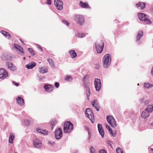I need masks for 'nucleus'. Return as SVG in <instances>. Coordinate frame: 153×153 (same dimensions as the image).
Wrapping results in <instances>:
<instances>
[{"mask_svg":"<svg viewBox=\"0 0 153 153\" xmlns=\"http://www.w3.org/2000/svg\"><path fill=\"white\" fill-rule=\"evenodd\" d=\"M103 67L108 68L110 66L111 62V56L109 54H106L103 57L102 59Z\"/></svg>","mask_w":153,"mask_h":153,"instance_id":"obj_1","label":"nucleus"},{"mask_svg":"<svg viewBox=\"0 0 153 153\" xmlns=\"http://www.w3.org/2000/svg\"><path fill=\"white\" fill-rule=\"evenodd\" d=\"M153 110V106L152 105H149L145 109L142 111L141 116L144 119H145L148 117L150 113Z\"/></svg>","mask_w":153,"mask_h":153,"instance_id":"obj_2","label":"nucleus"},{"mask_svg":"<svg viewBox=\"0 0 153 153\" xmlns=\"http://www.w3.org/2000/svg\"><path fill=\"white\" fill-rule=\"evenodd\" d=\"M74 126L71 122L66 121L64 124L63 131L65 133H70L73 130Z\"/></svg>","mask_w":153,"mask_h":153,"instance_id":"obj_3","label":"nucleus"},{"mask_svg":"<svg viewBox=\"0 0 153 153\" xmlns=\"http://www.w3.org/2000/svg\"><path fill=\"white\" fill-rule=\"evenodd\" d=\"M85 115L88 117L92 123L94 121V117L92 109L90 108H87L85 110Z\"/></svg>","mask_w":153,"mask_h":153,"instance_id":"obj_4","label":"nucleus"},{"mask_svg":"<svg viewBox=\"0 0 153 153\" xmlns=\"http://www.w3.org/2000/svg\"><path fill=\"white\" fill-rule=\"evenodd\" d=\"M104 44L102 41L97 42L95 43V48L98 53H100L102 51Z\"/></svg>","mask_w":153,"mask_h":153,"instance_id":"obj_5","label":"nucleus"},{"mask_svg":"<svg viewBox=\"0 0 153 153\" xmlns=\"http://www.w3.org/2000/svg\"><path fill=\"white\" fill-rule=\"evenodd\" d=\"M106 119L108 122L111 127L115 128L116 126V122L112 116L108 115L106 117Z\"/></svg>","mask_w":153,"mask_h":153,"instance_id":"obj_6","label":"nucleus"},{"mask_svg":"<svg viewBox=\"0 0 153 153\" xmlns=\"http://www.w3.org/2000/svg\"><path fill=\"white\" fill-rule=\"evenodd\" d=\"M74 19L78 24L81 25L84 23V19L81 15H77L75 16Z\"/></svg>","mask_w":153,"mask_h":153,"instance_id":"obj_7","label":"nucleus"},{"mask_svg":"<svg viewBox=\"0 0 153 153\" xmlns=\"http://www.w3.org/2000/svg\"><path fill=\"white\" fill-rule=\"evenodd\" d=\"M143 36V32L142 30H139L137 33L136 38V42L139 45L142 43V41L141 39Z\"/></svg>","mask_w":153,"mask_h":153,"instance_id":"obj_8","label":"nucleus"},{"mask_svg":"<svg viewBox=\"0 0 153 153\" xmlns=\"http://www.w3.org/2000/svg\"><path fill=\"white\" fill-rule=\"evenodd\" d=\"M94 84L96 90L99 91L101 88V82L100 79L98 78L95 79Z\"/></svg>","mask_w":153,"mask_h":153,"instance_id":"obj_9","label":"nucleus"},{"mask_svg":"<svg viewBox=\"0 0 153 153\" xmlns=\"http://www.w3.org/2000/svg\"><path fill=\"white\" fill-rule=\"evenodd\" d=\"M55 137L57 139H59L62 136V129L59 128L56 130L55 131Z\"/></svg>","mask_w":153,"mask_h":153,"instance_id":"obj_10","label":"nucleus"},{"mask_svg":"<svg viewBox=\"0 0 153 153\" xmlns=\"http://www.w3.org/2000/svg\"><path fill=\"white\" fill-rule=\"evenodd\" d=\"M8 76V74L6 70L3 68L0 69V79H4Z\"/></svg>","mask_w":153,"mask_h":153,"instance_id":"obj_11","label":"nucleus"},{"mask_svg":"<svg viewBox=\"0 0 153 153\" xmlns=\"http://www.w3.org/2000/svg\"><path fill=\"white\" fill-rule=\"evenodd\" d=\"M54 5L57 9L59 10H62L63 8V2L61 0H55Z\"/></svg>","mask_w":153,"mask_h":153,"instance_id":"obj_12","label":"nucleus"},{"mask_svg":"<svg viewBox=\"0 0 153 153\" xmlns=\"http://www.w3.org/2000/svg\"><path fill=\"white\" fill-rule=\"evenodd\" d=\"M33 144L36 148H39L42 146V142L38 139L36 138L33 141Z\"/></svg>","mask_w":153,"mask_h":153,"instance_id":"obj_13","label":"nucleus"},{"mask_svg":"<svg viewBox=\"0 0 153 153\" xmlns=\"http://www.w3.org/2000/svg\"><path fill=\"white\" fill-rule=\"evenodd\" d=\"M97 127L99 132L101 135L102 137L103 138L104 136V131L103 130L102 125L98 123L97 124Z\"/></svg>","mask_w":153,"mask_h":153,"instance_id":"obj_14","label":"nucleus"},{"mask_svg":"<svg viewBox=\"0 0 153 153\" xmlns=\"http://www.w3.org/2000/svg\"><path fill=\"white\" fill-rule=\"evenodd\" d=\"M91 103L93 107L97 111H99V105L98 101L97 100L95 99Z\"/></svg>","mask_w":153,"mask_h":153,"instance_id":"obj_15","label":"nucleus"},{"mask_svg":"<svg viewBox=\"0 0 153 153\" xmlns=\"http://www.w3.org/2000/svg\"><path fill=\"white\" fill-rule=\"evenodd\" d=\"M17 103L20 106H23L24 105L25 103L24 99L20 97H18L16 98Z\"/></svg>","mask_w":153,"mask_h":153,"instance_id":"obj_16","label":"nucleus"},{"mask_svg":"<svg viewBox=\"0 0 153 153\" xmlns=\"http://www.w3.org/2000/svg\"><path fill=\"white\" fill-rule=\"evenodd\" d=\"M136 6L140 9H143L146 6V4L144 2H139L136 4Z\"/></svg>","mask_w":153,"mask_h":153,"instance_id":"obj_17","label":"nucleus"},{"mask_svg":"<svg viewBox=\"0 0 153 153\" xmlns=\"http://www.w3.org/2000/svg\"><path fill=\"white\" fill-rule=\"evenodd\" d=\"M44 88L46 91L48 92L51 91L53 90V87L50 85H45Z\"/></svg>","mask_w":153,"mask_h":153,"instance_id":"obj_18","label":"nucleus"},{"mask_svg":"<svg viewBox=\"0 0 153 153\" xmlns=\"http://www.w3.org/2000/svg\"><path fill=\"white\" fill-rule=\"evenodd\" d=\"M86 90L87 94V98L88 100H89V96L91 94V92L89 87L87 85H85V88Z\"/></svg>","mask_w":153,"mask_h":153,"instance_id":"obj_19","label":"nucleus"},{"mask_svg":"<svg viewBox=\"0 0 153 153\" xmlns=\"http://www.w3.org/2000/svg\"><path fill=\"white\" fill-rule=\"evenodd\" d=\"M138 16L139 19L143 21L144 19H145L148 16L144 13H138Z\"/></svg>","mask_w":153,"mask_h":153,"instance_id":"obj_20","label":"nucleus"},{"mask_svg":"<svg viewBox=\"0 0 153 153\" xmlns=\"http://www.w3.org/2000/svg\"><path fill=\"white\" fill-rule=\"evenodd\" d=\"M37 131L44 135H46L48 134V131L46 130H42L39 128H37L36 129Z\"/></svg>","mask_w":153,"mask_h":153,"instance_id":"obj_21","label":"nucleus"},{"mask_svg":"<svg viewBox=\"0 0 153 153\" xmlns=\"http://www.w3.org/2000/svg\"><path fill=\"white\" fill-rule=\"evenodd\" d=\"M80 6L81 7H82L83 8H90V7L88 4L86 3L83 2L82 1H80L79 3Z\"/></svg>","mask_w":153,"mask_h":153,"instance_id":"obj_22","label":"nucleus"},{"mask_svg":"<svg viewBox=\"0 0 153 153\" xmlns=\"http://www.w3.org/2000/svg\"><path fill=\"white\" fill-rule=\"evenodd\" d=\"M69 53L70 54L71 58L73 59L76 58L77 55L76 53L74 50H71L69 51Z\"/></svg>","mask_w":153,"mask_h":153,"instance_id":"obj_23","label":"nucleus"},{"mask_svg":"<svg viewBox=\"0 0 153 153\" xmlns=\"http://www.w3.org/2000/svg\"><path fill=\"white\" fill-rule=\"evenodd\" d=\"M39 72L41 74H45L48 72V69L45 66L42 67L40 68Z\"/></svg>","mask_w":153,"mask_h":153,"instance_id":"obj_24","label":"nucleus"},{"mask_svg":"<svg viewBox=\"0 0 153 153\" xmlns=\"http://www.w3.org/2000/svg\"><path fill=\"white\" fill-rule=\"evenodd\" d=\"M15 138V134L13 133H11L9 135V142L10 143H13V140Z\"/></svg>","mask_w":153,"mask_h":153,"instance_id":"obj_25","label":"nucleus"},{"mask_svg":"<svg viewBox=\"0 0 153 153\" xmlns=\"http://www.w3.org/2000/svg\"><path fill=\"white\" fill-rule=\"evenodd\" d=\"M36 63L34 62H32L26 65V67L28 69H31L33 68L36 65Z\"/></svg>","mask_w":153,"mask_h":153,"instance_id":"obj_26","label":"nucleus"},{"mask_svg":"<svg viewBox=\"0 0 153 153\" xmlns=\"http://www.w3.org/2000/svg\"><path fill=\"white\" fill-rule=\"evenodd\" d=\"M14 48L16 50L21 52L22 53H24V52L23 51V49L20 46L18 45L14 44Z\"/></svg>","mask_w":153,"mask_h":153,"instance_id":"obj_27","label":"nucleus"},{"mask_svg":"<svg viewBox=\"0 0 153 153\" xmlns=\"http://www.w3.org/2000/svg\"><path fill=\"white\" fill-rule=\"evenodd\" d=\"M1 33L6 37L9 39L11 37V36L10 34L6 31L2 30L1 31Z\"/></svg>","mask_w":153,"mask_h":153,"instance_id":"obj_28","label":"nucleus"},{"mask_svg":"<svg viewBox=\"0 0 153 153\" xmlns=\"http://www.w3.org/2000/svg\"><path fill=\"white\" fill-rule=\"evenodd\" d=\"M86 34L85 33H81L80 32H77L75 34L76 36L78 37L83 38L85 37Z\"/></svg>","mask_w":153,"mask_h":153,"instance_id":"obj_29","label":"nucleus"},{"mask_svg":"<svg viewBox=\"0 0 153 153\" xmlns=\"http://www.w3.org/2000/svg\"><path fill=\"white\" fill-rule=\"evenodd\" d=\"M144 19L143 21L146 24L149 25L152 23V22L148 18V16H147L145 19Z\"/></svg>","mask_w":153,"mask_h":153,"instance_id":"obj_30","label":"nucleus"},{"mask_svg":"<svg viewBox=\"0 0 153 153\" xmlns=\"http://www.w3.org/2000/svg\"><path fill=\"white\" fill-rule=\"evenodd\" d=\"M65 79L67 81L71 82L73 79L71 76L67 75L65 76Z\"/></svg>","mask_w":153,"mask_h":153,"instance_id":"obj_31","label":"nucleus"},{"mask_svg":"<svg viewBox=\"0 0 153 153\" xmlns=\"http://www.w3.org/2000/svg\"><path fill=\"white\" fill-rule=\"evenodd\" d=\"M144 86L145 88H149L150 87L153 86V85L148 83H145L144 84Z\"/></svg>","mask_w":153,"mask_h":153,"instance_id":"obj_32","label":"nucleus"},{"mask_svg":"<svg viewBox=\"0 0 153 153\" xmlns=\"http://www.w3.org/2000/svg\"><path fill=\"white\" fill-rule=\"evenodd\" d=\"M13 64L11 63H7L6 64L7 67L10 70L13 67Z\"/></svg>","mask_w":153,"mask_h":153,"instance_id":"obj_33","label":"nucleus"},{"mask_svg":"<svg viewBox=\"0 0 153 153\" xmlns=\"http://www.w3.org/2000/svg\"><path fill=\"white\" fill-rule=\"evenodd\" d=\"M117 153H123L122 149L119 147L117 148L116 149Z\"/></svg>","mask_w":153,"mask_h":153,"instance_id":"obj_34","label":"nucleus"},{"mask_svg":"<svg viewBox=\"0 0 153 153\" xmlns=\"http://www.w3.org/2000/svg\"><path fill=\"white\" fill-rule=\"evenodd\" d=\"M88 75H86V76H85L83 78V83H84V88H85V85H87L86 84V82H85V81H86V79L87 78H88Z\"/></svg>","mask_w":153,"mask_h":153,"instance_id":"obj_35","label":"nucleus"},{"mask_svg":"<svg viewBox=\"0 0 153 153\" xmlns=\"http://www.w3.org/2000/svg\"><path fill=\"white\" fill-rule=\"evenodd\" d=\"M56 122L55 121H52L51 122V125L52 126V129L53 128V127L55 126L56 124Z\"/></svg>","mask_w":153,"mask_h":153,"instance_id":"obj_36","label":"nucleus"},{"mask_svg":"<svg viewBox=\"0 0 153 153\" xmlns=\"http://www.w3.org/2000/svg\"><path fill=\"white\" fill-rule=\"evenodd\" d=\"M90 152L91 153H96V152L93 146H91L90 148Z\"/></svg>","mask_w":153,"mask_h":153,"instance_id":"obj_37","label":"nucleus"},{"mask_svg":"<svg viewBox=\"0 0 153 153\" xmlns=\"http://www.w3.org/2000/svg\"><path fill=\"white\" fill-rule=\"evenodd\" d=\"M62 21L63 23L66 25L67 26H68L69 25V23L68 22V21L65 20H63Z\"/></svg>","mask_w":153,"mask_h":153,"instance_id":"obj_38","label":"nucleus"},{"mask_svg":"<svg viewBox=\"0 0 153 153\" xmlns=\"http://www.w3.org/2000/svg\"><path fill=\"white\" fill-rule=\"evenodd\" d=\"M110 133H111V134L112 136L113 137H115L116 136V132H113L112 131V130H111V132L109 131Z\"/></svg>","mask_w":153,"mask_h":153,"instance_id":"obj_39","label":"nucleus"},{"mask_svg":"<svg viewBox=\"0 0 153 153\" xmlns=\"http://www.w3.org/2000/svg\"><path fill=\"white\" fill-rule=\"evenodd\" d=\"M28 50L29 51L30 53H31L33 55H34V53H33V51L32 48H29L28 49Z\"/></svg>","mask_w":153,"mask_h":153,"instance_id":"obj_40","label":"nucleus"},{"mask_svg":"<svg viewBox=\"0 0 153 153\" xmlns=\"http://www.w3.org/2000/svg\"><path fill=\"white\" fill-rule=\"evenodd\" d=\"M106 128L109 131L111 132V129L110 128V127L107 125L105 124Z\"/></svg>","mask_w":153,"mask_h":153,"instance_id":"obj_41","label":"nucleus"},{"mask_svg":"<svg viewBox=\"0 0 153 153\" xmlns=\"http://www.w3.org/2000/svg\"><path fill=\"white\" fill-rule=\"evenodd\" d=\"M36 47H37V48L39 50H40V51H43V49L41 47V46L38 45L36 44Z\"/></svg>","mask_w":153,"mask_h":153,"instance_id":"obj_42","label":"nucleus"},{"mask_svg":"<svg viewBox=\"0 0 153 153\" xmlns=\"http://www.w3.org/2000/svg\"><path fill=\"white\" fill-rule=\"evenodd\" d=\"M17 69L13 65V67L11 69V70H12L13 71H16Z\"/></svg>","mask_w":153,"mask_h":153,"instance_id":"obj_43","label":"nucleus"},{"mask_svg":"<svg viewBox=\"0 0 153 153\" xmlns=\"http://www.w3.org/2000/svg\"><path fill=\"white\" fill-rule=\"evenodd\" d=\"M94 68L95 69H98L100 68V65L99 64H97L95 65Z\"/></svg>","mask_w":153,"mask_h":153,"instance_id":"obj_44","label":"nucleus"},{"mask_svg":"<svg viewBox=\"0 0 153 153\" xmlns=\"http://www.w3.org/2000/svg\"><path fill=\"white\" fill-rule=\"evenodd\" d=\"M47 61L48 62L49 64L53 63V61L52 59H47Z\"/></svg>","mask_w":153,"mask_h":153,"instance_id":"obj_45","label":"nucleus"},{"mask_svg":"<svg viewBox=\"0 0 153 153\" xmlns=\"http://www.w3.org/2000/svg\"><path fill=\"white\" fill-rule=\"evenodd\" d=\"M149 101L148 100H146L144 101V104L146 105H147V106L148 105V104L149 103Z\"/></svg>","mask_w":153,"mask_h":153,"instance_id":"obj_46","label":"nucleus"},{"mask_svg":"<svg viewBox=\"0 0 153 153\" xmlns=\"http://www.w3.org/2000/svg\"><path fill=\"white\" fill-rule=\"evenodd\" d=\"M24 123L26 125H28L29 123V122L27 120H25Z\"/></svg>","mask_w":153,"mask_h":153,"instance_id":"obj_47","label":"nucleus"},{"mask_svg":"<svg viewBox=\"0 0 153 153\" xmlns=\"http://www.w3.org/2000/svg\"><path fill=\"white\" fill-rule=\"evenodd\" d=\"M45 78L44 76L39 77V79L40 81H42Z\"/></svg>","mask_w":153,"mask_h":153,"instance_id":"obj_48","label":"nucleus"},{"mask_svg":"<svg viewBox=\"0 0 153 153\" xmlns=\"http://www.w3.org/2000/svg\"><path fill=\"white\" fill-rule=\"evenodd\" d=\"M12 83L14 85H15L16 86H17L19 85L18 83L14 81H13Z\"/></svg>","mask_w":153,"mask_h":153,"instance_id":"obj_49","label":"nucleus"},{"mask_svg":"<svg viewBox=\"0 0 153 153\" xmlns=\"http://www.w3.org/2000/svg\"><path fill=\"white\" fill-rule=\"evenodd\" d=\"M100 153H106V151L104 149H101L100 151Z\"/></svg>","mask_w":153,"mask_h":153,"instance_id":"obj_50","label":"nucleus"},{"mask_svg":"<svg viewBox=\"0 0 153 153\" xmlns=\"http://www.w3.org/2000/svg\"><path fill=\"white\" fill-rule=\"evenodd\" d=\"M54 85H55V86L56 88H58L59 87V83L58 82H56L55 83Z\"/></svg>","mask_w":153,"mask_h":153,"instance_id":"obj_51","label":"nucleus"},{"mask_svg":"<svg viewBox=\"0 0 153 153\" xmlns=\"http://www.w3.org/2000/svg\"><path fill=\"white\" fill-rule=\"evenodd\" d=\"M46 4H51V0H47Z\"/></svg>","mask_w":153,"mask_h":153,"instance_id":"obj_52","label":"nucleus"},{"mask_svg":"<svg viewBox=\"0 0 153 153\" xmlns=\"http://www.w3.org/2000/svg\"><path fill=\"white\" fill-rule=\"evenodd\" d=\"M148 150L149 151H151L152 153H153V148L149 147L148 148Z\"/></svg>","mask_w":153,"mask_h":153,"instance_id":"obj_53","label":"nucleus"},{"mask_svg":"<svg viewBox=\"0 0 153 153\" xmlns=\"http://www.w3.org/2000/svg\"><path fill=\"white\" fill-rule=\"evenodd\" d=\"M48 143L49 144H51V145H53L55 143L54 142H51L50 141H49Z\"/></svg>","mask_w":153,"mask_h":153,"instance_id":"obj_54","label":"nucleus"},{"mask_svg":"<svg viewBox=\"0 0 153 153\" xmlns=\"http://www.w3.org/2000/svg\"><path fill=\"white\" fill-rule=\"evenodd\" d=\"M151 10L152 13L153 14V4H152L151 6Z\"/></svg>","mask_w":153,"mask_h":153,"instance_id":"obj_55","label":"nucleus"},{"mask_svg":"<svg viewBox=\"0 0 153 153\" xmlns=\"http://www.w3.org/2000/svg\"><path fill=\"white\" fill-rule=\"evenodd\" d=\"M151 73H152V76H153V67H152V69Z\"/></svg>","mask_w":153,"mask_h":153,"instance_id":"obj_56","label":"nucleus"},{"mask_svg":"<svg viewBox=\"0 0 153 153\" xmlns=\"http://www.w3.org/2000/svg\"><path fill=\"white\" fill-rule=\"evenodd\" d=\"M88 135H89V138H90V137H91V135H90V134L89 132H88Z\"/></svg>","mask_w":153,"mask_h":153,"instance_id":"obj_57","label":"nucleus"},{"mask_svg":"<svg viewBox=\"0 0 153 153\" xmlns=\"http://www.w3.org/2000/svg\"><path fill=\"white\" fill-rule=\"evenodd\" d=\"M151 125L152 126H153V122L152 123H151Z\"/></svg>","mask_w":153,"mask_h":153,"instance_id":"obj_58","label":"nucleus"},{"mask_svg":"<svg viewBox=\"0 0 153 153\" xmlns=\"http://www.w3.org/2000/svg\"><path fill=\"white\" fill-rule=\"evenodd\" d=\"M23 59H24V60H25V57H24L23 58Z\"/></svg>","mask_w":153,"mask_h":153,"instance_id":"obj_59","label":"nucleus"},{"mask_svg":"<svg viewBox=\"0 0 153 153\" xmlns=\"http://www.w3.org/2000/svg\"><path fill=\"white\" fill-rule=\"evenodd\" d=\"M20 40V41H21V42H22L21 41V40Z\"/></svg>","mask_w":153,"mask_h":153,"instance_id":"obj_60","label":"nucleus"},{"mask_svg":"<svg viewBox=\"0 0 153 153\" xmlns=\"http://www.w3.org/2000/svg\"><path fill=\"white\" fill-rule=\"evenodd\" d=\"M137 85H139V84L138 83V84H137Z\"/></svg>","mask_w":153,"mask_h":153,"instance_id":"obj_61","label":"nucleus"},{"mask_svg":"<svg viewBox=\"0 0 153 153\" xmlns=\"http://www.w3.org/2000/svg\"><path fill=\"white\" fill-rule=\"evenodd\" d=\"M17 153L16 152V153Z\"/></svg>","mask_w":153,"mask_h":153,"instance_id":"obj_62","label":"nucleus"}]
</instances>
